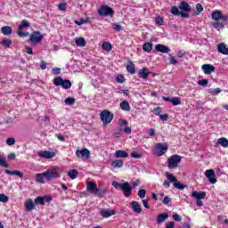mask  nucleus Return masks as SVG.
Masks as SVG:
<instances>
[{
	"instance_id": "9",
	"label": "nucleus",
	"mask_w": 228,
	"mask_h": 228,
	"mask_svg": "<svg viewBox=\"0 0 228 228\" xmlns=\"http://www.w3.org/2000/svg\"><path fill=\"white\" fill-rule=\"evenodd\" d=\"M118 126V131H120V133H125V134H131L133 133L131 126H129V123H127L126 119H119Z\"/></svg>"
},
{
	"instance_id": "38",
	"label": "nucleus",
	"mask_w": 228,
	"mask_h": 228,
	"mask_svg": "<svg viewBox=\"0 0 228 228\" xmlns=\"http://www.w3.org/2000/svg\"><path fill=\"white\" fill-rule=\"evenodd\" d=\"M34 204H36V206H38V205L44 206L45 204L44 197L36 198L34 200Z\"/></svg>"
},
{
	"instance_id": "27",
	"label": "nucleus",
	"mask_w": 228,
	"mask_h": 228,
	"mask_svg": "<svg viewBox=\"0 0 228 228\" xmlns=\"http://www.w3.org/2000/svg\"><path fill=\"white\" fill-rule=\"evenodd\" d=\"M149 74H151V72L147 70L146 68H142L139 71V77H142V79H147V77H149Z\"/></svg>"
},
{
	"instance_id": "7",
	"label": "nucleus",
	"mask_w": 228,
	"mask_h": 228,
	"mask_svg": "<svg viewBox=\"0 0 228 228\" xmlns=\"http://www.w3.org/2000/svg\"><path fill=\"white\" fill-rule=\"evenodd\" d=\"M179 163H181V156L179 155H172L167 159V167L170 170L177 168Z\"/></svg>"
},
{
	"instance_id": "20",
	"label": "nucleus",
	"mask_w": 228,
	"mask_h": 228,
	"mask_svg": "<svg viewBox=\"0 0 228 228\" xmlns=\"http://www.w3.org/2000/svg\"><path fill=\"white\" fill-rule=\"evenodd\" d=\"M25 211L29 212L33 211L35 208V203L33 202V200L28 199L24 203Z\"/></svg>"
},
{
	"instance_id": "25",
	"label": "nucleus",
	"mask_w": 228,
	"mask_h": 228,
	"mask_svg": "<svg viewBox=\"0 0 228 228\" xmlns=\"http://www.w3.org/2000/svg\"><path fill=\"white\" fill-rule=\"evenodd\" d=\"M126 70L127 72H129L130 74H135L136 72V68L134 67V64L133 63V61H128L127 64H126Z\"/></svg>"
},
{
	"instance_id": "55",
	"label": "nucleus",
	"mask_w": 228,
	"mask_h": 228,
	"mask_svg": "<svg viewBox=\"0 0 228 228\" xmlns=\"http://www.w3.org/2000/svg\"><path fill=\"white\" fill-rule=\"evenodd\" d=\"M6 143L9 146L15 145V138H13V137L7 138Z\"/></svg>"
},
{
	"instance_id": "10",
	"label": "nucleus",
	"mask_w": 228,
	"mask_h": 228,
	"mask_svg": "<svg viewBox=\"0 0 228 228\" xmlns=\"http://www.w3.org/2000/svg\"><path fill=\"white\" fill-rule=\"evenodd\" d=\"M43 39L44 36L40 33V31H34L29 37V42L30 44H34V45L40 44Z\"/></svg>"
},
{
	"instance_id": "48",
	"label": "nucleus",
	"mask_w": 228,
	"mask_h": 228,
	"mask_svg": "<svg viewBox=\"0 0 228 228\" xmlns=\"http://www.w3.org/2000/svg\"><path fill=\"white\" fill-rule=\"evenodd\" d=\"M198 85L200 86H208V85H209V80L208 79H201L198 81Z\"/></svg>"
},
{
	"instance_id": "24",
	"label": "nucleus",
	"mask_w": 228,
	"mask_h": 228,
	"mask_svg": "<svg viewBox=\"0 0 228 228\" xmlns=\"http://www.w3.org/2000/svg\"><path fill=\"white\" fill-rule=\"evenodd\" d=\"M111 168H122L124 167V160L116 159L110 164Z\"/></svg>"
},
{
	"instance_id": "18",
	"label": "nucleus",
	"mask_w": 228,
	"mask_h": 228,
	"mask_svg": "<svg viewBox=\"0 0 228 228\" xmlns=\"http://www.w3.org/2000/svg\"><path fill=\"white\" fill-rule=\"evenodd\" d=\"M191 198L195 199L196 200H202V199H206V192L193 191L191 192Z\"/></svg>"
},
{
	"instance_id": "46",
	"label": "nucleus",
	"mask_w": 228,
	"mask_h": 228,
	"mask_svg": "<svg viewBox=\"0 0 228 228\" xmlns=\"http://www.w3.org/2000/svg\"><path fill=\"white\" fill-rule=\"evenodd\" d=\"M171 103L173 106H179V104H181V98L179 97L171 98Z\"/></svg>"
},
{
	"instance_id": "57",
	"label": "nucleus",
	"mask_w": 228,
	"mask_h": 228,
	"mask_svg": "<svg viewBox=\"0 0 228 228\" xmlns=\"http://www.w3.org/2000/svg\"><path fill=\"white\" fill-rule=\"evenodd\" d=\"M18 37H29V32H24L22 30H19Z\"/></svg>"
},
{
	"instance_id": "36",
	"label": "nucleus",
	"mask_w": 228,
	"mask_h": 228,
	"mask_svg": "<svg viewBox=\"0 0 228 228\" xmlns=\"http://www.w3.org/2000/svg\"><path fill=\"white\" fill-rule=\"evenodd\" d=\"M142 51H144V53H151V51H152V43H144L142 45Z\"/></svg>"
},
{
	"instance_id": "43",
	"label": "nucleus",
	"mask_w": 228,
	"mask_h": 228,
	"mask_svg": "<svg viewBox=\"0 0 228 228\" xmlns=\"http://www.w3.org/2000/svg\"><path fill=\"white\" fill-rule=\"evenodd\" d=\"M0 167H4V168H9L8 163H6V159L0 155Z\"/></svg>"
},
{
	"instance_id": "58",
	"label": "nucleus",
	"mask_w": 228,
	"mask_h": 228,
	"mask_svg": "<svg viewBox=\"0 0 228 228\" xmlns=\"http://www.w3.org/2000/svg\"><path fill=\"white\" fill-rule=\"evenodd\" d=\"M169 61H170L171 65H176V63H177V60H175V58L172 55H169Z\"/></svg>"
},
{
	"instance_id": "26",
	"label": "nucleus",
	"mask_w": 228,
	"mask_h": 228,
	"mask_svg": "<svg viewBox=\"0 0 228 228\" xmlns=\"http://www.w3.org/2000/svg\"><path fill=\"white\" fill-rule=\"evenodd\" d=\"M5 174H7L8 175H17L18 177H20V179H22V177H24V173H22L19 170L10 171V170L6 169Z\"/></svg>"
},
{
	"instance_id": "16",
	"label": "nucleus",
	"mask_w": 228,
	"mask_h": 228,
	"mask_svg": "<svg viewBox=\"0 0 228 228\" xmlns=\"http://www.w3.org/2000/svg\"><path fill=\"white\" fill-rule=\"evenodd\" d=\"M155 51H158V53H163L164 54H168L171 50L165 45L158 44L155 45Z\"/></svg>"
},
{
	"instance_id": "40",
	"label": "nucleus",
	"mask_w": 228,
	"mask_h": 228,
	"mask_svg": "<svg viewBox=\"0 0 228 228\" xmlns=\"http://www.w3.org/2000/svg\"><path fill=\"white\" fill-rule=\"evenodd\" d=\"M68 177H70V179H76L77 177V170L72 169L68 172Z\"/></svg>"
},
{
	"instance_id": "12",
	"label": "nucleus",
	"mask_w": 228,
	"mask_h": 228,
	"mask_svg": "<svg viewBox=\"0 0 228 228\" xmlns=\"http://www.w3.org/2000/svg\"><path fill=\"white\" fill-rule=\"evenodd\" d=\"M205 177L208 179V183L210 184H216L218 179H216V174L215 173V170L213 169H208L205 171Z\"/></svg>"
},
{
	"instance_id": "15",
	"label": "nucleus",
	"mask_w": 228,
	"mask_h": 228,
	"mask_svg": "<svg viewBox=\"0 0 228 228\" xmlns=\"http://www.w3.org/2000/svg\"><path fill=\"white\" fill-rule=\"evenodd\" d=\"M45 180L47 181V175L45 174V171L36 175V183H38L39 184H45Z\"/></svg>"
},
{
	"instance_id": "64",
	"label": "nucleus",
	"mask_w": 228,
	"mask_h": 228,
	"mask_svg": "<svg viewBox=\"0 0 228 228\" xmlns=\"http://www.w3.org/2000/svg\"><path fill=\"white\" fill-rule=\"evenodd\" d=\"M124 81H125L124 76L118 75V76L117 77V82H118V83H124Z\"/></svg>"
},
{
	"instance_id": "42",
	"label": "nucleus",
	"mask_w": 228,
	"mask_h": 228,
	"mask_svg": "<svg viewBox=\"0 0 228 228\" xmlns=\"http://www.w3.org/2000/svg\"><path fill=\"white\" fill-rule=\"evenodd\" d=\"M64 102L67 106H73V104H76V99L68 97L65 99Z\"/></svg>"
},
{
	"instance_id": "37",
	"label": "nucleus",
	"mask_w": 228,
	"mask_h": 228,
	"mask_svg": "<svg viewBox=\"0 0 228 228\" xmlns=\"http://www.w3.org/2000/svg\"><path fill=\"white\" fill-rule=\"evenodd\" d=\"M170 13H172V15H175V17H179V15H181V11H179V8L177 6H172Z\"/></svg>"
},
{
	"instance_id": "61",
	"label": "nucleus",
	"mask_w": 228,
	"mask_h": 228,
	"mask_svg": "<svg viewBox=\"0 0 228 228\" xmlns=\"http://www.w3.org/2000/svg\"><path fill=\"white\" fill-rule=\"evenodd\" d=\"M25 50H26L27 54H33V48L26 45Z\"/></svg>"
},
{
	"instance_id": "56",
	"label": "nucleus",
	"mask_w": 228,
	"mask_h": 228,
	"mask_svg": "<svg viewBox=\"0 0 228 228\" xmlns=\"http://www.w3.org/2000/svg\"><path fill=\"white\" fill-rule=\"evenodd\" d=\"M170 202H172V198H169L168 196H166L162 200V203L165 205L170 204Z\"/></svg>"
},
{
	"instance_id": "6",
	"label": "nucleus",
	"mask_w": 228,
	"mask_h": 228,
	"mask_svg": "<svg viewBox=\"0 0 228 228\" xmlns=\"http://www.w3.org/2000/svg\"><path fill=\"white\" fill-rule=\"evenodd\" d=\"M113 113H111L110 110H102L100 113L101 120L103 124V126H108V124H111V121L113 120Z\"/></svg>"
},
{
	"instance_id": "4",
	"label": "nucleus",
	"mask_w": 228,
	"mask_h": 228,
	"mask_svg": "<svg viewBox=\"0 0 228 228\" xmlns=\"http://www.w3.org/2000/svg\"><path fill=\"white\" fill-rule=\"evenodd\" d=\"M45 173L46 174V181L49 182L53 179H58L60 174H61V169H60V167H51Z\"/></svg>"
},
{
	"instance_id": "52",
	"label": "nucleus",
	"mask_w": 228,
	"mask_h": 228,
	"mask_svg": "<svg viewBox=\"0 0 228 228\" xmlns=\"http://www.w3.org/2000/svg\"><path fill=\"white\" fill-rule=\"evenodd\" d=\"M112 28L114 31H122V29H124L118 23H113Z\"/></svg>"
},
{
	"instance_id": "51",
	"label": "nucleus",
	"mask_w": 228,
	"mask_h": 228,
	"mask_svg": "<svg viewBox=\"0 0 228 228\" xmlns=\"http://www.w3.org/2000/svg\"><path fill=\"white\" fill-rule=\"evenodd\" d=\"M165 22V20H163V18L161 17H157L155 20V24H157V26H163V23Z\"/></svg>"
},
{
	"instance_id": "29",
	"label": "nucleus",
	"mask_w": 228,
	"mask_h": 228,
	"mask_svg": "<svg viewBox=\"0 0 228 228\" xmlns=\"http://www.w3.org/2000/svg\"><path fill=\"white\" fill-rule=\"evenodd\" d=\"M75 44H77V47H85L86 40L84 37H76Z\"/></svg>"
},
{
	"instance_id": "13",
	"label": "nucleus",
	"mask_w": 228,
	"mask_h": 228,
	"mask_svg": "<svg viewBox=\"0 0 228 228\" xmlns=\"http://www.w3.org/2000/svg\"><path fill=\"white\" fill-rule=\"evenodd\" d=\"M37 156H39V158H44L45 159H53V158L56 156V153L47 151H37Z\"/></svg>"
},
{
	"instance_id": "30",
	"label": "nucleus",
	"mask_w": 228,
	"mask_h": 228,
	"mask_svg": "<svg viewBox=\"0 0 228 228\" xmlns=\"http://www.w3.org/2000/svg\"><path fill=\"white\" fill-rule=\"evenodd\" d=\"M217 145H221V147H224V149H227L228 147V140L225 137H221L217 140L216 142Z\"/></svg>"
},
{
	"instance_id": "11",
	"label": "nucleus",
	"mask_w": 228,
	"mask_h": 228,
	"mask_svg": "<svg viewBox=\"0 0 228 228\" xmlns=\"http://www.w3.org/2000/svg\"><path fill=\"white\" fill-rule=\"evenodd\" d=\"M168 151V145L165 143L159 142L155 146L156 156H163Z\"/></svg>"
},
{
	"instance_id": "47",
	"label": "nucleus",
	"mask_w": 228,
	"mask_h": 228,
	"mask_svg": "<svg viewBox=\"0 0 228 228\" xmlns=\"http://www.w3.org/2000/svg\"><path fill=\"white\" fill-rule=\"evenodd\" d=\"M146 195H147V191L145 189H140L138 191L139 199H145Z\"/></svg>"
},
{
	"instance_id": "3",
	"label": "nucleus",
	"mask_w": 228,
	"mask_h": 228,
	"mask_svg": "<svg viewBox=\"0 0 228 228\" xmlns=\"http://www.w3.org/2000/svg\"><path fill=\"white\" fill-rule=\"evenodd\" d=\"M112 186H114V188H120V190H122L124 196L128 199V197H131V192L133 191V187H131V185L129 184V183L125 182L123 183H120L117 181H113L112 182Z\"/></svg>"
},
{
	"instance_id": "53",
	"label": "nucleus",
	"mask_w": 228,
	"mask_h": 228,
	"mask_svg": "<svg viewBox=\"0 0 228 228\" xmlns=\"http://www.w3.org/2000/svg\"><path fill=\"white\" fill-rule=\"evenodd\" d=\"M131 158H134L135 159H140V158H142V154L139 153L138 151H132Z\"/></svg>"
},
{
	"instance_id": "22",
	"label": "nucleus",
	"mask_w": 228,
	"mask_h": 228,
	"mask_svg": "<svg viewBox=\"0 0 228 228\" xmlns=\"http://www.w3.org/2000/svg\"><path fill=\"white\" fill-rule=\"evenodd\" d=\"M179 10H181V12H185V13H188L191 12V6H190V4H188L187 2H181L179 5Z\"/></svg>"
},
{
	"instance_id": "45",
	"label": "nucleus",
	"mask_w": 228,
	"mask_h": 228,
	"mask_svg": "<svg viewBox=\"0 0 228 228\" xmlns=\"http://www.w3.org/2000/svg\"><path fill=\"white\" fill-rule=\"evenodd\" d=\"M196 10H197V12H194V15H200V13H202V12H204V7L202 6V4H197Z\"/></svg>"
},
{
	"instance_id": "59",
	"label": "nucleus",
	"mask_w": 228,
	"mask_h": 228,
	"mask_svg": "<svg viewBox=\"0 0 228 228\" xmlns=\"http://www.w3.org/2000/svg\"><path fill=\"white\" fill-rule=\"evenodd\" d=\"M188 223H183V228H191V224H190L191 219L187 217Z\"/></svg>"
},
{
	"instance_id": "1",
	"label": "nucleus",
	"mask_w": 228,
	"mask_h": 228,
	"mask_svg": "<svg viewBox=\"0 0 228 228\" xmlns=\"http://www.w3.org/2000/svg\"><path fill=\"white\" fill-rule=\"evenodd\" d=\"M211 16L213 20H216V22L213 23V28H215V29H224V26L227 24V15H224L222 12L216 10L211 13Z\"/></svg>"
},
{
	"instance_id": "28",
	"label": "nucleus",
	"mask_w": 228,
	"mask_h": 228,
	"mask_svg": "<svg viewBox=\"0 0 228 228\" xmlns=\"http://www.w3.org/2000/svg\"><path fill=\"white\" fill-rule=\"evenodd\" d=\"M129 154L127 153V151L124 150H118V151H116L115 152V158H118V159L127 158Z\"/></svg>"
},
{
	"instance_id": "33",
	"label": "nucleus",
	"mask_w": 228,
	"mask_h": 228,
	"mask_svg": "<svg viewBox=\"0 0 228 228\" xmlns=\"http://www.w3.org/2000/svg\"><path fill=\"white\" fill-rule=\"evenodd\" d=\"M119 106L123 111H131V105H129L127 101H123Z\"/></svg>"
},
{
	"instance_id": "34",
	"label": "nucleus",
	"mask_w": 228,
	"mask_h": 228,
	"mask_svg": "<svg viewBox=\"0 0 228 228\" xmlns=\"http://www.w3.org/2000/svg\"><path fill=\"white\" fill-rule=\"evenodd\" d=\"M25 28H29V21H28V20H22L21 23L18 27V29L19 31H22V29Z\"/></svg>"
},
{
	"instance_id": "35",
	"label": "nucleus",
	"mask_w": 228,
	"mask_h": 228,
	"mask_svg": "<svg viewBox=\"0 0 228 228\" xmlns=\"http://www.w3.org/2000/svg\"><path fill=\"white\" fill-rule=\"evenodd\" d=\"M0 44L2 45H4V47H6V48H10V46L12 45V44H13V41H12L11 39H8V38H4Z\"/></svg>"
},
{
	"instance_id": "60",
	"label": "nucleus",
	"mask_w": 228,
	"mask_h": 228,
	"mask_svg": "<svg viewBox=\"0 0 228 228\" xmlns=\"http://www.w3.org/2000/svg\"><path fill=\"white\" fill-rule=\"evenodd\" d=\"M61 70V69H60V68H53L52 72H53V74H54V76H58V74H60Z\"/></svg>"
},
{
	"instance_id": "17",
	"label": "nucleus",
	"mask_w": 228,
	"mask_h": 228,
	"mask_svg": "<svg viewBox=\"0 0 228 228\" xmlns=\"http://www.w3.org/2000/svg\"><path fill=\"white\" fill-rule=\"evenodd\" d=\"M217 52L220 54H224V56H228V46L225 43H220L217 45Z\"/></svg>"
},
{
	"instance_id": "31",
	"label": "nucleus",
	"mask_w": 228,
	"mask_h": 228,
	"mask_svg": "<svg viewBox=\"0 0 228 228\" xmlns=\"http://www.w3.org/2000/svg\"><path fill=\"white\" fill-rule=\"evenodd\" d=\"M168 218V213H162L157 216V224H163Z\"/></svg>"
},
{
	"instance_id": "5",
	"label": "nucleus",
	"mask_w": 228,
	"mask_h": 228,
	"mask_svg": "<svg viewBox=\"0 0 228 228\" xmlns=\"http://www.w3.org/2000/svg\"><path fill=\"white\" fill-rule=\"evenodd\" d=\"M53 85L55 86H61L64 90L72 88V82L68 79H63L61 77H57L53 79Z\"/></svg>"
},
{
	"instance_id": "39",
	"label": "nucleus",
	"mask_w": 228,
	"mask_h": 228,
	"mask_svg": "<svg viewBox=\"0 0 228 228\" xmlns=\"http://www.w3.org/2000/svg\"><path fill=\"white\" fill-rule=\"evenodd\" d=\"M166 176H167V179L168 180V182L173 183V184H175V183L177 181V178L170 173H166Z\"/></svg>"
},
{
	"instance_id": "63",
	"label": "nucleus",
	"mask_w": 228,
	"mask_h": 228,
	"mask_svg": "<svg viewBox=\"0 0 228 228\" xmlns=\"http://www.w3.org/2000/svg\"><path fill=\"white\" fill-rule=\"evenodd\" d=\"M174 227H175V223H174L173 221L166 224V228H174Z\"/></svg>"
},
{
	"instance_id": "8",
	"label": "nucleus",
	"mask_w": 228,
	"mask_h": 228,
	"mask_svg": "<svg viewBox=\"0 0 228 228\" xmlns=\"http://www.w3.org/2000/svg\"><path fill=\"white\" fill-rule=\"evenodd\" d=\"M98 14L100 17H113V15H115V12L108 5H102L98 9Z\"/></svg>"
},
{
	"instance_id": "44",
	"label": "nucleus",
	"mask_w": 228,
	"mask_h": 228,
	"mask_svg": "<svg viewBox=\"0 0 228 228\" xmlns=\"http://www.w3.org/2000/svg\"><path fill=\"white\" fill-rule=\"evenodd\" d=\"M173 186L177 190H184V188H186V185L181 183V182H178L177 180L175 181V183H173Z\"/></svg>"
},
{
	"instance_id": "14",
	"label": "nucleus",
	"mask_w": 228,
	"mask_h": 228,
	"mask_svg": "<svg viewBox=\"0 0 228 228\" xmlns=\"http://www.w3.org/2000/svg\"><path fill=\"white\" fill-rule=\"evenodd\" d=\"M76 156L77 158H84L85 159H88V158H90V151L86 148L77 150Z\"/></svg>"
},
{
	"instance_id": "19",
	"label": "nucleus",
	"mask_w": 228,
	"mask_h": 228,
	"mask_svg": "<svg viewBox=\"0 0 228 228\" xmlns=\"http://www.w3.org/2000/svg\"><path fill=\"white\" fill-rule=\"evenodd\" d=\"M204 74L209 75V74H213V72H215V66L211 65V64H204L201 67Z\"/></svg>"
},
{
	"instance_id": "49",
	"label": "nucleus",
	"mask_w": 228,
	"mask_h": 228,
	"mask_svg": "<svg viewBox=\"0 0 228 228\" xmlns=\"http://www.w3.org/2000/svg\"><path fill=\"white\" fill-rule=\"evenodd\" d=\"M10 200V198L6 196L5 194H0V202H4V204H6Z\"/></svg>"
},
{
	"instance_id": "21",
	"label": "nucleus",
	"mask_w": 228,
	"mask_h": 228,
	"mask_svg": "<svg viewBox=\"0 0 228 228\" xmlns=\"http://www.w3.org/2000/svg\"><path fill=\"white\" fill-rule=\"evenodd\" d=\"M101 216H102L103 218H110V216H113V215H115V210L107 208V209H102L100 212Z\"/></svg>"
},
{
	"instance_id": "41",
	"label": "nucleus",
	"mask_w": 228,
	"mask_h": 228,
	"mask_svg": "<svg viewBox=\"0 0 228 228\" xmlns=\"http://www.w3.org/2000/svg\"><path fill=\"white\" fill-rule=\"evenodd\" d=\"M103 51H111L113 49V45L110 42H104L102 44Z\"/></svg>"
},
{
	"instance_id": "32",
	"label": "nucleus",
	"mask_w": 228,
	"mask_h": 228,
	"mask_svg": "<svg viewBox=\"0 0 228 228\" xmlns=\"http://www.w3.org/2000/svg\"><path fill=\"white\" fill-rule=\"evenodd\" d=\"M1 33H3L4 37H10V35H12V27L10 26L2 27Z\"/></svg>"
},
{
	"instance_id": "62",
	"label": "nucleus",
	"mask_w": 228,
	"mask_h": 228,
	"mask_svg": "<svg viewBox=\"0 0 228 228\" xmlns=\"http://www.w3.org/2000/svg\"><path fill=\"white\" fill-rule=\"evenodd\" d=\"M55 136L60 142H65V137L61 134H56Z\"/></svg>"
},
{
	"instance_id": "50",
	"label": "nucleus",
	"mask_w": 228,
	"mask_h": 228,
	"mask_svg": "<svg viewBox=\"0 0 228 228\" xmlns=\"http://www.w3.org/2000/svg\"><path fill=\"white\" fill-rule=\"evenodd\" d=\"M220 92H222V89H220V88H215V89L209 90V94H211V95H218V94H220Z\"/></svg>"
},
{
	"instance_id": "2",
	"label": "nucleus",
	"mask_w": 228,
	"mask_h": 228,
	"mask_svg": "<svg viewBox=\"0 0 228 228\" xmlns=\"http://www.w3.org/2000/svg\"><path fill=\"white\" fill-rule=\"evenodd\" d=\"M86 190L89 193L95 195L96 197H102L106 195V189L97 188L95 182H88L86 184Z\"/></svg>"
},
{
	"instance_id": "23",
	"label": "nucleus",
	"mask_w": 228,
	"mask_h": 228,
	"mask_svg": "<svg viewBox=\"0 0 228 228\" xmlns=\"http://www.w3.org/2000/svg\"><path fill=\"white\" fill-rule=\"evenodd\" d=\"M131 208L133 209L134 213H142V205H140L138 201H132Z\"/></svg>"
},
{
	"instance_id": "54",
	"label": "nucleus",
	"mask_w": 228,
	"mask_h": 228,
	"mask_svg": "<svg viewBox=\"0 0 228 228\" xmlns=\"http://www.w3.org/2000/svg\"><path fill=\"white\" fill-rule=\"evenodd\" d=\"M58 9H59L61 12H65V11L67 10V4H65V3H61V4H59Z\"/></svg>"
}]
</instances>
